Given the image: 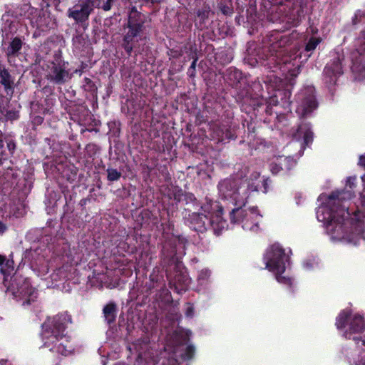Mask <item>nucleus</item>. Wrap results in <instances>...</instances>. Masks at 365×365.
Masks as SVG:
<instances>
[{
  "instance_id": "obj_1",
  "label": "nucleus",
  "mask_w": 365,
  "mask_h": 365,
  "mask_svg": "<svg viewBox=\"0 0 365 365\" xmlns=\"http://www.w3.org/2000/svg\"><path fill=\"white\" fill-rule=\"evenodd\" d=\"M217 187L222 199L230 200L235 205L229 211L231 223H242L244 230L257 231L262 216L257 207H250L249 210L244 208L249 197L244 180L237 175H231L221 180Z\"/></svg>"
},
{
  "instance_id": "obj_2",
  "label": "nucleus",
  "mask_w": 365,
  "mask_h": 365,
  "mask_svg": "<svg viewBox=\"0 0 365 365\" xmlns=\"http://www.w3.org/2000/svg\"><path fill=\"white\" fill-rule=\"evenodd\" d=\"M71 322V317L66 312L48 318L42 324L43 346L63 356L72 353L73 346L70 337L65 334L67 325Z\"/></svg>"
},
{
  "instance_id": "obj_3",
  "label": "nucleus",
  "mask_w": 365,
  "mask_h": 365,
  "mask_svg": "<svg viewBox=\"0 0 365 365\" xmlns=\"http://www.w3.org/2000/svg\"><path fill=\"white\" fill-rule=\"evenodd\" d=\"M328 205L320 207L317 212L319 221L323 222L328 231L341 235L345 232L344 222L351 213L345 205H342L339 192H332L328 197Z\"/></svg>"
},
{
  "instance_id": "obj_4",
  "label": "nucleus",
  "mask_w": 365,
  "mask_h": 365,
  "mask_svg": "<svg viewBox=\"0 0 365 365\" xmlns=\"http://www.w3.org/2000/svg\"><path fill=\"white\" fill-rule=\"evenodd\" d=\"M14 271V262L12 258L6 259L0 272L4 276L3 283L10 289L17 301L21 302L24 307L31 305L36 301L38 291L31 286L26 278L18 276Z\"/></svg>"
},
{
  "instance_id": "obj_5",
  "label": "nucleus",
  "mask_w": 365,
  "mask_h": 365,
  "mask_svg": "<svg viewBox=\"0 0 365 365\" xmlns=\"http://www.w3.org/2000/svg\"><path fill=\"white\" fill-rule=\"evenodd\" d=\"M223 214L222 207L210 217L202 212H191L189 208H185L182 212L185 223L190 229L201 234L211 230L217 236L227 227V220L222 217Z\"/></svg>"
},
{
  "instance_id": "obj_6",
  "label": "nucleus",
  "mask_w": 365,
  "mask_h": 365,
  "mask_svg": "<svg viewBox=\"0 0 365 365\" xmlns=\"http://www.w3.org/2000/svg\"><path fill=\"white\" fill-rule=\"evenodd\" d=\"M144 14L133 7L128 18L127 24L123 27L124 34L121 46L128 56H130L135 45L142 38L145 29Z\"/></svg>"
},
{
  "instance_id": "obj_7",
  "label": "nucleus",
  "mask_w": 365,
  "mask_h": 365,
  "mask_svg": "<svg viewBox=\"0 0 365 365\" xmlns=\"http://www.w3.org/2000/svg\"><path fill=\"white\" fill-rule=\"evenodd\" d=\"M250 75H247L235 67L228 68L225 73V79L226 82L232 88H235L236 92L235 98L236 102L254 103V100L249 96L246 89Z\"/></svg>"
},
{
  "instance_id": "obj_8",
  "label": "nucleus",
  "mask_w": 365,
  "mask_h": 365,
  "mask_svg": "<svg viewBox=\"0 0 365 365\" xmlns=\"http://www.w3.org/2000/svg\"><path fill=\"white\" fill-rule=\"evenodd\" d=\"M288 258L284 249L279 243H274L267 247L264 254V269L274 273H284Z\"/></svg>"
},
{
  "instance_id": "obj_9",
  "label": "nucleus",
  "mask_w": 365,
  "mask_h": 365,
  "mask_svg": "<svg viewBox=\"0 0 365 365\" xmlns=\"http://www.w3.org/2000/svg\"><path fill=\"white\" fill-rule=\"evenodd\" d=\"M68 63L58 58L48 67L47 79L55 85L62 86L69 81L72 74L68 68Z\"/></svg>"
},
{
  "instance_id": "obj_10",
  "label": "nucleus",
  "mask_w": 365,
  "mask_h": 365,
  "mask_svg": "<svg viewBox=\"0 0 365 365\" xmlns=\"http://www.w3.org/2000/svg\"><path fill=\"white\" fill-rule=\"evenodd\" d=\"M298 106L296 113L301 118H306L317 108V102L312 88H307L301 91L296 96Z\"/></svg>"
},
{
  "instance_id": "obj_11",
  "label": "nucleus",
  "mask_w": 365,
  "mask_h": 365,
  "mask_svg": "<svg viewBox=\"0 0 365 365\" xmlns=\"http://www.w3.org/2000/svg\"><path fill=\"white\" fill-rule=\"evenodd\" d=\"M246 89L248 92L249 96L255 100L254 103H242L239 102L241 110L246 113H250L252 109H256L255 106H260L263 105V101H264L262 98V92H263V86L259 78H257L254 81H252V83L250 85V81L248 80L247 84L246 86Z\"/></svg>"
},
{
  "instance_id": "obj_12",
  "label": "nucleus",
  "mask_w": 365,
  "mask_h": 365,
  "mask_svg": "<svg viewBox=\"0 0 365 365\" xmlns=\"http://www.w3.org/2000/svg\"><path fill=\"white\" fill-rule=\"evenodd\" d=\"M266 39L270 51H274L282 56L284 51L283 48L292 43L293 37L290 34H284L278 30H274L266 36Z\"/></svg>"
},
{
  "instance_id": "obj_13",
  "label": "nucleus",
  "mask_w": 365,
  "mask_h": 365,
  "mask_svg": "<svg viewBox=\"0 0 365 365\" xmlns=\"http://www.w3.org/2000/svg\"><path fill=\"white\" fill-rule=\"evenodd\" d=\"M93 13V9L88 4L79 1L67 10L66 15L72 19L76 24L83 26L88 24L90 15Z\"/></svg>"
},
{
  "instance_id": "obj_14",
  "label": "nucleus",
  "mask_w": 365,
  "mask_h": 365,
  "mask_svg": "<svg viewBox=\"0 0 365 365\" xmlns=\"http://www.w3.org/2000/svg\"><path fill=\"white\" fill-rule=\"evenodd\" d=\"M167 279L169 281V285L171 289L180 293L185 291L189 284L190 279L185 272L180 270L177 265H175L173 274L166 270Z\"/></svg>"
},
{
  "instance_id": "obj_15",
  "label": "nucleus",
  "mask_w": 365,
  "mask_h": 365,
  "mask_svg": "<svg viewBox=\"0 0 365 365\" xmlns=\"http://www.w3.org/2000/svg\"><path fill=\"white\" fill-rule=\"evenodd\" d=\"M211 9L208 4H204L202 6L196 9L194 16V24L197 29L204 31L209 29L212 24L210 18Z\"/></svg>"
},
{
  "instance_id": "obj_16",
  "label": "nucleus",
  "mask_w": 365,
  "mask_h": 365,
  "mask_svg": "<svg viewBox=\"0 0 365 365\" xmlns=\"http://www.w3.org/2000/svg\"><path fill=\"white\" fill-rule=\"evenodd\" d=\"M342 73L341 62L339 57H336L330 61L324 69L326 82L329 84H335L338 77Z\"/></svg>"
},
{
  "instance_id": "obj_17",
  "label": "nucleus",
  "mask_w": 365,
  "mask_h": 365,
  "mask_svg": "<svg viewBox=\"0 0 365 365\" xmlns=\"http://www.w3.org/2000/svg\"><path fill=\"white\" fill-rule=\"evenodd\" d=\"M267 51L269 53L265 54V58L262 64L272 72H275L277 69H279V66L282 63L286 64L289 62L287 57L281 58V54L274 51H270V48L269 47Z\"/></svg>"
},
{
  "instance_id": "obj_18",
  "label": "nucleus",
  "mask_w": 365,
  "mask_h": 365,
  "mask_svg": "<svg viewBox=\"0 0 365 365\" xmlns=\"http://www.w3.org/2000/svg\"><path fill=\"white\" fill-rule=\"evenodd\" d=\"M151 281H155L156 284L153 285V288H160L159 289V299L165 304H171L173 302L171 292L165 287V284L163 279L158 276L155 278L153 275L150 276Z\"/></svg>"
},
{
  "instance_id": "obj_19",
  "label": "nucleus",
  "mask_w": 365,
  "mask_h": 365,
  "mask_svg": "<svg viewBox=\"0 0 365 365\" xmlns=\"http://www.w3.org/2000/svg\"><path fill=\"white\" fill-rule=\"evenodd\" d=\"M296 136L303 138L304 144L309 146L312 143L314 133L310 123L302 122L297 130Z\"/></svg>"
},
{
  "instance_id": "obj_20",
  "label": "nucleus",
  "mask_w": 365,
  "mask_h": 365,
  "mask_svg": "<svg viewBox=\"0 0 365 365\" xmlns=\"http://www.w3.org/2000/svg\"><path fill=\"white\" fill-rule=\"evenodd\" d=\"M24 41L21 37L15 36L11 38L6 50V55L9 58L18 57L22 49Z\"/></svg>"
},
{
  "instance_id": "obj_21",
  "label": "nucleus",
  "mask_w": 365,
  "mask_h": 365,
  "mask_svg": "<svg viewBox=\"0 0 365 365\" xmlns=\"http://www.w3.org/2000/svg\"><path fill=\"white\" fill-rule=\"evenodd\" d=\"M0 83L4 86L5 91L13 92L14 80L8 69L0 64Z\"/></svg>"
},
{
  "instance_id": "obj_22",
  "label": "nucleus",
  "mask_w": 365,
  "mask_h": 365,
  "mask_svg": "<svg viewBox=\"0 0 365 365\" xmlns=\"http://www.w3.org/2000/svg\"><path fill=\"white\" fill-rule=\"evenodd\" d=\"M117 305L114 302L108 303L103 309L105 321L110 325L115 322L117 315Z\"/></svg>"
},
{
  "instance_id": "obj_23",
  "label": "nucleus",
  "mask_w": 365,
  "mask_h": 365,
  "mask_svg": "<svg viewBox=\"0 0 365 365\" xmlns=\"http://www.w3.org/2000/svg\"><path fill=\"white\" fill-rule=\"evenodd\" d=\"M365 331V320L360 315H355L349 324V333H359Z\"/></svg>"
},
{
  "instance_id": "obj_24",
  "label": "nucleus",
  "mask_w": 365,
  "mask_h": 365,
  "mask_svg": "<svg viewBox=\"0 0 365 365\" xmlns=\"http://www.w3.org/2000/svg\"><path fill=\"white\" fill-rule=\"evenodd\" d=\"M176 247L170 242H165L163 245L161 255L164 261L168 260V263L173 262L176 255Z\"/></svg>"
},
{
  "instance_id": "obj_25",
  "label": "nucleus",
  "mask_w": 365,
  "mask_h": 365,
  "mask_svg": "<svg viewBox=\"0 0 365 365\" xmlns=\"http://www.w3.org/2000/svg\"><path fill=\"white\" fill-rule=\"evenodd\" d=\"M215 60L221 65H227L233 59L232 51L229 49H223L215 54Z\"/></svg>"
},
{
  "instance_id": "obj_26",
  "label": "nucleus",
  "mask_w": 365,
  "mask_h": 365,
  "mask_svg": "<svg viewBox=\"0 0 365 365\" xmlns=\"http://www.w3.org/2000/svg\"><path fill=\"white\" fill-rule=\"evenodd\" d=\"M279 165H280V168H282V171L289 172L292 169H293L296 165L297 162L292 157H283L280 156L277 158Z\"/></svg>"
},
{
  "instance_id": "obj_27",
  "label": "nucleus",
  "mask_w": 365,
  "mask_h": 365,
  "mask_svg": "<svg viewBox=\"0 0 365 365\" xmlns=\"http://www.w3.org/2000/svg\"><path fill=\"white\" fill-rule=\"evenodd\" d=\"M351 316V312L347 310H342L336 319V326L337 329H342L346 327L348 320Z\"/></svg>"
},
{
  "instance_id": "obj_28",
  "label": "nucleus",
  "mask_w": 365,
  "mask_h": 365,
  "mask_svg": "<svg viewBox=\"0 0 365 365\" xmlns=\"http://www.w3.org/2000/svg\"><path fill=\"white\" fill-rule=\"evenodd\" d=\"M303 11L302 9H297L296 11H292V12L287 16V23L289 24L290 27H296L299 25L302 21V13Z\"/></svg>"
},
{
  "instance_id": "obj_29",
  "label": "nucleus",
  "mask_w": 365,
  "mask_h": 365,
  "mask_svg": "<svg viewBox=\"0 0 365 365\" xmlns=\"http://www.w3.org/2000/svg\"><path fill=\"white\" fill-rule=\"evenodd\" d=\"M192 49H193V47L191 46V48H190L191 51H192ZM191 58L192 59V61L191 63V65L190 66V67L187 69V74L190 78H194L196 75V65H197V62L198 61V56L196 52L195 48L193 52H192Z\"/></svg>"
},
{
  "instance_id": "obj_30",
  "label": "nucleus",
  "mask_w": 365,
  "mask_h": 365,
  "mask_svg": "<svg viewBox=\"0 0 365 365\" xmlns=\"http://www.w3.org/2000/svg\"><path fill=\"white\" fill-rule=\"evenodd\" d=\"M222 207L217 202H212L210 200V202H207L206 204L201 205L200 203L199 207H200L201 210L203 212L202 213H210L215 210L216 213L217 210H219V207Z\"/></svg>"
},
{
  "instance_id": "obj_31",
  "label": "nucleus",
  "mask_w": 365,
  "mask_h": 365,
  "mask_svg": "<svg viewBox=\"0 0 365 365\" xmlns=\"http://www.w3.org/2000/svg\"><path fill=\"white\" fill-rule=\"evenodd\" d=\"M83 83V87L86 92H89L92 96L97 95V86L91 78H84Z\"/></svg>"
},
{
  "instance_id": "obj_32",
  "label": "nucleus",
  "mask_w": 365,
  "mask_h": 365,
  "mask_svg": "<svg viewBox=\"0 0 365 365\" xmlns=\"http://www.w3.org/2000/svg\"><path fill=\"white\" fill-rule=\"evenodd\" d=\"M182 202H185L186 205H190L194 209H197L200 206V202L192 192H185Z\"/></svg>"
},
{
  "instance_id": "obj_33",
  "label": "nucleus",
  "mask_w": 365,
  "mask_h": 365,
  "mask_svg": "<svg viewBox=\"0 0 365 365\" xmlns=\"http://www.w3.org/2000/svg\"><path fill=\"white\" fill-rule=\"evenodd\" d=\"M322 38L320 37H314L312 36L309 38L308 41L305 44L304 51L306 52H312L314 51L317 46L321 43Z\"/></svg>"
},
{
  "instance_id": "obj_34",
  "label": "nucleus",
  "mask_w": 365,
  "mask_h": 365,
  "mask_svg": "<svg viewBox=\"0 0 365 365\" xmlns=\"http://www.w3.org/2000/svg\"><path fill=\"white\" fill-rule=\"evenodd\" d=\"M210 276V271L207 269L200 271L197 276L198 284L201 287H206Z\"/></svg>"
},
{
  "instance_id": "obj_35",
  "label": "nucleus",
  "mask_w": 365,
  "mask_h": 365,
  "mask_svg": "<svg viewBox=\"0 0 365 365\" xmlns=\"http://www.w3.org/2000/svg\"><path fill=\"white\" fill-rule=\"evenodd\" d=\"M225 129V125H215L212 127L213 130V138H216L217 142L223 143V132Z\"/></svg>"
},
{
  "instance_id": "obj_36",
  "label": "nucleus",
  "mask_w": 365,
  "mask_h": 365,
  "mask_svg": "<svg viewBox=\"0 0 365 365\" xmlns=\"http://www.w3.org/2000/svg\"><path fill=\"white\" fill-rule=\"evenodd\" d=\"M220 11L225 16H231L233 14V7L231 2L222 1L218 5Z\"/></svg>"
},
{
  "instance_id": "obj_37",
  "label": "nucleus",
  "mask_w": 365,
  "mask_h": 365,
  "mask_svg": "<svg viewBox=\"0 0 365 365\" xmlns=\"http://www.w3.org/2000/svg\"><path fill=\"white\" fill-rule=\"evenodd\" d=\"M4 141L6 144L9 153L13 155L16 148V142L14 137L11 135H7L4 137Z\"/></svg>"
},
{
  "instance_id": "obj_38",
  "label": "nucleus",
  "mask_w": 365,
  "mask_h": 365,
  "mask_svg": "<svg viewBox=\"0 0 365 365\" xmlns=\"http://www.w3.org/2000/svg\"><path fill=\"white\" fill-rule=\"evenodd\" d=\"M106 172H107V180L110 182L117 181L122 176V173L120 171H118L116 169H114V168H108L106 170Z\"/></svg>"
},
{
  "instance_id": "obj_39",
  "label": "nucleus",
  "mask_w": 365,
  "mask_h": 365,
  "mask_svg": "<svg viewBox=\"0 0 365 365\" xmlns=\"http://www.w3.org/2000/svg\"><path fill=\"white\" fill-rule=\"evenodd\" d=\"M223 143L229 142L230 140H235L237 137L235 132L230 128L225 125L223 132Z\"/></svg>"
},
{
  "instance_id": "obj_40",
  "label": "nucleus",
  "mask_w": 365,
  "mask_h": 365,
  "mask_svg": "<svg viewBox=\"0 0 365 365\" xmlns=\"http://www.w3.org/2000/svg\"><path fill=\"white\" fill-rule=\"evenodd\" d=\"M186 192H183L182 190L178 187H175L172 192L173 198L175 201L176 204L183 200ZM172 198V197H170Z\"/></svg>"
},
{
  "instance_id": "obj_41",
  "label": "nucleus",
  "mask_w": 365,
  "mask_h": 365,
  "mask_svg": "<svg viewBox=\"0 0 365 365\" xmlns=\"http://www.w3.org/2000/svg\"><path fill=\"white\" fill-rule=\"evenodd\" d=\"M195 353V346L192 344H190L186 347L185 352L182 354V358L184 360H190L194 357Z\"/></svg>"
},
{
  "instance_id": "obj_42",
  "label": "nucleus",
  "mask_w": 365,
  "mask_h": 365,
  "mask_svg": "<svg viewBox=\"0 0 365 365\" xmlns=\"http://www.w3.org/2000/svg\"><path fill=\"white\" fill-rule=\"evenodd\" d=\"M274 98L272 97L271 99H270V102L269 103V105H267V103H264L263 102V105L262 106H255L256 109H252L251 111H257L259 112V109L260 108H263V109L264 110L265 113L267 115H272V113H273V110H272V107L271 106V103H272V102H274Z\"/></svg>"
},
{
  "instance_id": "obj_43",
  "label": "nucleus",
  "mask_w": 365,
  "mask_h": 365,
  "mask_svg": "<svg viewBox=\"0 0 365 365\" xmlns=\"http://www.w3.org/2000/svg\"><path fill=\"white\" fill-rule=\"evenodd\" d=\"M248 138L250 140H254L256 137V127L253 122H247Z\"/></svg>"
},
{
  "instance_id": "obj_44",
  "label": "nucleus",
  "mask_w": 365,
  "mask_h": 365,
  "mask_svg": "<svg viewBox=\"0 0 365 365\" xmlns=\"http://www.w3.org/2000/svg\"><path fill=\"white\" fill-rule=\"evenodd\" d=\"M274 274H275L276 279L277 280L278 282L285 284L289 286L292 285V279L289 277L282 276V274L283 273H280V274L274 273Z\"/></svg>"
},
{
  "instance_id": "obj_45",
  "label": "nucleus",
  "mask_w": 365,
  "mask_h": 365,
  "mask_svg": "<svg viewBox=\"0 0 365 365\" xmlns=\"http://www.w3.org/2000/svg\"><path fill=\"white\" fill-rule=\"evenodd\" d=\"M279 95H282L284 96V97H282L281 98V100L283 101V99L284 98V101L282 102V106L285 107V104L287 105V106H289L290 104H291V101H289V98H290V96H291V92L289 90H286L283 92H279Z\"/></svg>"
},
{
  "instance_id": "obj_46",
  "label": "nucleus",
  "mask_w": 365,
  "mask_h": 365,
  "mask_svg": "<svg viewBox=\"0 0 365 365\" xmlns=\"http://www.w3.org/2000/svg\"><path fill=\"white\" fill-rule=\"evenodd\" d=\"M182 51L180 49L171 48L168 51V56L170 58H179L182 56Z\"/></svg>"
},
{
  "instance_id": "obj_47",
  "label": "nucleus",
  "mask_w": 365,
  "mask_h": 365,
  "mask_svg": "<svg viewBox=\"0 0 365 365\" xmlns=\"http://www.w3.org/2000/svg\"><path fill=\"white\" fill-rule=\"evenodd\" d=\"M269 169L272 173L274 175H277L280 171H282V168H280V165H279L277 160L270 163Z\"/></svg>"
},
{
  "instance_id": "obj_48",
  "label": "nucleus",
  "mask_w": 365,
  "mask_h": 365,
  "mask_svg": "<svg viewBox=\"0 0 365 365\" xmlns=\"http://www.w3.org/2000/svg\"><path fill=\"white\" fill-rule=\"evenodd\" d=\"M101 0H83L81 2L83 4H88L91 8L94 10V8H100Z\"/></svg>"
},
{
  "instance_id": "obj_49",
  "label": "nucleus",
  "mask_w": 365,
  "mask_h": 365,
  "mask_svg": "<svg viewBox=\"0 0 365 365\" xmlns=\"http://www.w3.org/2000/svg\"><path fill=\"white\" fill-rule=\"evenodd\" d=\"M72 103H73L72 101L66 99L63 104L64 109L66 110V112L68 113H70V114L74 113V111H75L74 108L71 105Z\"/></svg>"
},
{
  "instance_id": "obj_50",
  "label": "nucleus",
  "mask_w": 365,
  "mask_h": 365,
  "mask_svg": "<svg viewBox=\"0 0 365 365\" xmlns=\"http://www.w3.org/2000/svg\"><path fill=\"white\" fill-rule=\"evenodd\" d=\"M113 2L114 0H106L101 8L105 11H108L111 9Z\"/></svg>"
},
{
  "instance_id": "obj_51",
  "label": "nucleus",
  "mask_w": 365,
  "mask_h": 365,
  "mask_svg": "<svg viewBox=\"0 0 365 365\" xmlns=\"http://www.w3.org/2000/svg\"><path fill=\"white\" fill-rule=\"evenodd\" d=\"M43 120H44L43 117L40 116V115H36L33 118L32 123L34 125H40L43 123Z\"/></svg>"
},
{
  "instance_id": "obj_52",
  "label": "nucleus",
  "mask_w": 365,
  "mask_h": 365,
  "mask_svg": "<svg viewBox=\"0 0 365 365\" xmlns=\"http://www.w3.org/2000/svg\"><path fill=\"white\" fill-rule=\"evenodd\" d=\"M189 306L187 307L185 311V315L187 317H192L194 314V307L192 304H188Z\"/></svg>"
},
{
  "instance_id": "obj_53",
  "label": "nucleus",
  "mask_w": 365,
  "mask_h": 365,
  "mask_svg": "<svg viewBox=\"0 0 365 365\" xmlns=\"http://www.w3.org/2000/svg\"><path fill=\"white\" fill-rule=\"evenodd\" d=\"M90 120L88 125L93 126V127H98L101 125L100 120L96 119L93 115L90 116Z\"/></svg>"
},
{
  "instance_id": "obj_54",
  "label": "nucleus",
  "mask_w": 365,
  "mask_h": 365,
  "mask_svg": "<svg viewBox=\"0 0 365 365\" xmlns=\"http://www.w3.org/2000/svg\"><path fill=\"white\" fill-rule=\"evenodd\" d=\"M355 181V177H349L346 180V185L349 186L350 188H353L356 186Z\"/></svg>"
},
{
  "instance_id": "obj_55",
  "label": "nucleus",
  "mask_w": 365,
  "mask_h": 365,
  "mask_svg": "<svg viewBox=\"0 0 365 365\" xmlns=\"http://www.w3.org/2000/svg\"><path fill=\"white\" fill-rule=\"evenodd\" d=\"M245 187L247 189V192L250 190L251 192L257 191L258 185H255L253 182L248 183L247 185L245 184Z\"/></svg>"
},
{
  "instance_id": "obj_56",
  "label": "nucleus",
  "mask_w": 365,
  "mask_h": 365,
  "mask_svg": "<svg viewBox=\"0 0 365 365\" xmlns=\"http://www.w3.org/2000/svg\"><path fill=\"white\" fill-rule=\"evenodd\" d=\"M42 91L45 94L50 95L53 93V88L51 86H46L42 88Z\"/></svg>"
},
{
  "instance_id": "obj_57",
  "label": "nucleus",
  "mask_w": 365,
  "mask_h": 365,
  "mask_svg": "<svg viewBox=\"0 0 365 365\" xmlns=\"http://www.w3.org/2000/svg\"><path fill=\"white\" fill-rule=\"evenodd\" d=\"M2 134L0 133V153L1 155H6L5 150H3L4 148V140L1 138Z\"/></svg>"
},
{
  "instance_id": "obj_58",
  "label": "nucleus",
  "mask_w": 365,
  "mask_h": 365,
  "mask_svg": "<svg viewBox=\"0 0 365 365\" xmlns=\"http://www.w3.org/2000/svg\"><path fill=\"white\" fill-rule=\"evenodd\" d=\"M205 35H206V36L207 37V38L210 39V40H214L215 38V34H214V31H212V32H207L206 34H203L202 35V37H205Z\"/></svg>"
},
{
  "instance_id": "obj_59",
  "label": "nucleus",
  "mask_w": 365,
  "mask_h": 365,
  "mask_svg": "<svg viewBox=\"0 0 365 365\" xmlns=\"http://www.w3.org/2000/svg\"><path fill=\"white\" fill-rule=\"evenodd\" d=\"M359 165L365 168V155H361L359 157Z\"/></svg>"
},
{
  "instance_id": "obj_60",
  "label": "nucleus",
  "mask_w": 365,
  "mask_h": 365,
  "mask_svg": "<svg viewBox=\"0 0 365 365\" xmlns=\"http://www.w3.org/2000/svg\"><path fill=\"white\" fill-rule=\"evenodd\" d=\"M6 225L3 222H0V235H2L6 231Z\"/></svg>"
},
{
  "instance_id": "obj_61",
  "label": "nucleus",
  "mask_w": 365,
  "mask_h": 365,
  "mask_svg": "<svg viewBox=\"0 0 365 365\" xmlns=\"http://www.w3.org/2000/svg\"><path fill=\"white\" fill-rule=\"evenodd\" d=\"M6 257L4 255H0V267H3L5 261H6Z\"/></svg>"
},
{
  "instance_id": "obj_62",
  "label": "nucleus",
  "mask_w": 365,
  "mask_h": 365,
  "mask_svg": "<svg viewBox=\"0 0 365 365\" xmlns=\"http://www.w3.org/2000/svg\"><path fill=\"white\" fill-rule=\"evenodd\" d=\"M262 184H263V186H264V192H267V180H264L263 182H262Z\"/></svg>"
},
{
  "instance_id": "obj_63",
  "label": "nucleus",
  "mask_w": 365,
  "mask_h": 365,
  "mask_svg": "<svg viewBox=\"0 0 365 365\" xmlns=\"http://www.w3.org/2000/svg\"><path fill=\"white\" fill-rule=\"evenodd\" d=\"M86 202H87V199H82L80 201V205L81 206H84L86 204Z\"/></svg>"
},
{
  "instance_id": "obj_64",
  "label": "nucleus",
  "mask_w": 365,
  "mask_h": 365,
  "mask_svg": "<svg viewBox=\"0 0 365 365\" xmlns=\"http://www.w3.org/2000/svg\"><path fill=\"white\" fill-rule=\"evenodd\" d=\"M146 2H151V3H154L155 2V0H144Z\"/></svg>"
}]
</instances>
